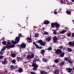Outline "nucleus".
<instances>
[{"mask_svg": "<svg viewBox=\"0 0 74 74\" xmlns=\"http://www.w3.org/2000/svg\"><path fill=\"white\" fill-rule=\"evenodd\" d=\"M20 40V38L19 37H17L16 38V39H15V41L14 40H12V43L13 44H16L17 43L19 42V40Z\"/></svg>", "mask_w": 74, "mask_h": 74, "instance_id": "obj_1", "label": "nucleus"}, {"mask_svg": "<svg viewBox=\"0 0 74 74\" xmlns=\"http://www.w3.org/2000/svg\"><path fill=\"white\" fill-rule=\"evenodd\" d=\"M51 26L52 27H55V26H56V28L57 29H58V27L60 26L59 24L58 23L56 22L55 23H51Z\"/></svg>", "mask_w": 74, "mask_h": 74, "instance_id": "obj_2", "label": "nucleus"}, {"mask_svg": "<svg viewBox=\"0 0 74 74\" xmlns=\"http://www.w3.org/2000/svg\"><path fill=\"white\" fill-rule=\"evenodd\" d=\"M32 66L34 67L33 69V70H37V68H38V66L36 64L34 63L32 64Z\"/></svg>", "mask_w": 74, "mask_h": 74, "instance_id": "obj_3", "label": "nucleus"}, {"mask_svg": "<svg viewBox=\"0 0 74 74\" xmlns=\"http://www.w3.org/2000/svg\"><path fill=\"white\" fill-rule=\"evenodd\" d=\"M62 52V50L60 49H58L55 51V53L56 54H60Z\"/></svg>", "mask_w": 74, "mask_h": 74, "instance_id": "obj_4", "label": "nucleus"}, {"mask_svg": "<svg viewBox=\"0 0 74 74\" xmlns=\"http://www.w3.org/2000/svg\"><path fill=\"white\" fill-rule=\"evenodd\" d=\"M2 64H7V63H8V62L7 61V58H4V61H3L2 62Z\"/></svg>", "mask_w": 74, "mask_h": 74, "instance_id": "obj_5", "label": "nucleus"}, {"mask_svg": "<svg viewBox=\"0 0 74 74\" xmlns=\"http://www.w3.org/2000/svg\"><path fill=\"white\" fill-rule=\"evenodd\" d=\"M51 39H52V37L51 36H49L48 38H46L45 40L46 41H50Z\"/></svg>", "mask_w": 74, "mask_h": 74, "instance_id": "obj_6", "label": "nucleus"}, {"mask_svg": "<svg viewBox=\"0 0 74 74\" xmlns=\"http://www.w3.org/2000/svg\"><path fill=\"white\" fill-rule=\"evenodd\" d=\"M53 42L54 43H56L58 40V38L56 36H54V38H53Z\"/></svg>", "mask_w": 74, "mask_h": 74, "instance_id": "obj_7", "label": "nucleus"}, {"mask_svg": "<svg viewBox=\"0 0 74 74\" xmlns=\"http://www.w3.org/2000/svg\"><path fill=\"white\" fill-rule=\"evenodd\" d=\"M69 45L71 46H74V41H73L72 42L71 41L69 42Z\"/></svg>", "mask_w": 74, "mask_h": 74, "instance_id": "obj_8", "label": "nucleus"}, {"mask_svg": "<svg viewBox=\"0 0 74 74\" xmlns=\"http://www.w3.org/2000/svg\"><path fill=\"white\" fill-rule=\"evenodd\" d=\"M26 46V44H25L22 43L20 45V47H21V48H25Z\"/></svg>", "mask_w": 74, "mask_h": 74, "instance_id": "obj_9", "label": "nucleus"}, {"mask_svg": "<svg viewBox=\"0 0 74 74\" xmlns=\"http://www.w3.org/2000/svg\"><path fill=\"white\" fill-rule=\"evenodd\" d=\"M40 60L39 58H34V62H40Z\"/></svg>", "mask_w": 74, "mask_h": 74, "instance_id": "obj_10", "label": "nucleus"}, {"mask_svg": "<svg viewBox=\"0 0 74 74\" xmlns=\"http://www.w3.org/2000/svg\"><path fill=\"white\" fill-rule=\"evenodd\" d=\"M67 71H68V73H70L71 72V71H73V69H68V68H66V69H67Z\"/></svg>", "mask_w": 74, "mask_h": 74, "instance_id": "obj_11", "label": "nucleus"}, {"mask_svg": "<svg viewBox=\"0 0 74 74\" xmlns=\"http://www.w3.org/2000/svg\"><path fill=\"white\" fill-rule=\"evenodd\" d=\"M26 58L28 60H30L31 59H32V56L30 55H27Z\"/></svg>", "mask_w": 74, "mask_h": 74, "instance_id": "obj_12", "label": "nucleus"}, {"mask_svg": "<svg viewBox=\"0 0 74 74\" xmlns=\"http://www.w3.org/2000/svg\"><path fill=\"white\" fill-rule=\"evenodd\" d=\"M40 73L41 74H47V72L44 71H40Z\"/></svg>", "mask_w": 74, "mask_h": 74, "instance_id": "obj_13", "label": "nucleus"}, {"mask_svg": "<svg viewBox=\"0 0 74 74\" xmlns=\"http://www.w3.org/2000/svg\"><path fill=\"white\" fill-rule=\"evenodd\" d=\"M68 62L70 64H73V60L70 59H69L68 60Z\"/></svg>", "mask_w": 74, "mask_h": 74, "instance_id": "obj_14", "label": "nucleus"}, {"mask_svg": "<svg viewBox=\"0 0 74 74\" xmlns=\"http://www.w3.org/2000/svg\"><path fill=\"white\" fill-rule=\"evenodd\" d=\"M23 72V69L22 68H19V69L18 70V73H21Z\"/></svg>", "mask_w": 74, "mask_h": 74, "instance_id": "obj_15", "label": "nucleus"}, {"mask_svg": "<svg viewBox=\"0 0 74 74\" xmlns=\"http://www.w3.org/2000/svg\"><path fill=\"white\" fill-rule=\"evenodd\" d=\"M60 73V71L59 70H56L54 71V73L55 74H59Z\"/></svg>", "mask_w": 74, "mask_h": 74, "instance_id": "obj_16", "label": "nucleus"}, {"mask_svg": "<svg viewBox=\"0 0 74 74\" xmlns=\"http://www.w3.org/2000/svg\"><path fill=\"white\" fill-rule=\"evenodd\" d=\"M11 56L12 58H15L16 57V54L15 53H12L11 55Z\"/></svg>", "mask_w": 74, "mask_h": 74, "instance_id": "obj_17", "label": "nucleus"}, {"mask_svg": "<svg viewBox=\"0 0 74 74\" xmlns=\"http://www.w3.org/2000/svg\"><path fill=\"white\" fill-rule=\"evenodd\" d=\"M49 22L48 21H45L44 22V24L45 25H48V24H49Z\"/></svg>", "mask_w": 74, "mask_h": 74, "instance_id": "obj_18", "label": "nucleus"}, {"mask_svg": "<svg viewBox=\"0 0 74 74\" xmlns=\"http://www.w3.org/2000/svg\"><path fill=\"white\" fill-rule=\"evenodd\" d=\"M65 32H66V30H63L61 31L60 32V33H61V34H64V33H65Z\"/></svg>", "mask_w": 74, "mask_h": 74, "instance_id": "obj_19", "label": "nucleus"}, {"mask_svg": "<svg viewBox=\"0 0 74 74\" xmlns=\"http://www.w3.org/2000/svg\"><path fill=\"white\" fill-rule=\"evenodd\" d=\"M64 52H62L60 55V57H61V58H63V57H64Z\"/></svg>", "mask_w": 74, "mask_h": 74, "instance_id": "obj_20", "label": "nucleus"}, {"mask_svg": "<svg viewBox=\"0 0 74 74\" xmlns=\"http://www.w3.org/2000/svg\"><path fill=\"white\" fill-rule=\"evenodd\" d=\"M10 68L11 69V70H13V69H14V65H11L10 66Z\"/></svg>", "mask_w": 74, "mask_h": 74, "instance_id": "obj_21", "label": "nucleus"}, {"mask_svg": "<svg viewBox=\"0 0 74 74\" xmlns=\"http://www.w3.org/2000/svg\"><path fill=\"white\" fill-rule=\"evenodd\" d=\"M27 41L28 42H30V41H31L32 40V38H27Z\"/></svg>", "mask_w": 74, "mask_h": 74, "instance_id": "obj_22", "label": "nucleus"}, {"mask_svg": "<svg viewBox=\"0 0 74 74\" xmlns=\"http://www.w3.org/2000/svg\"><path fill=\"white\" fill-rule=\"evenodd\" d=\"M48 60L47 59H45V58H43V61L44 62H46V63H47V62H48Z\"/></svg>", "mask_w": 74, "mask_h": 74, "instance_id": "obj_23", "label": "nucleus"}, {"mask_svg": "<svg viewBox=\"0 0 74 74\" xmlns=\"http://www.w3.org/2000/svg\"><path fill=\"white\" fill-rule=\"evenodd\" d=\"M6 49V47H3V48L1 50V51L2 52H3V51H5V49Z\"/></svg>", "mask_w": 74, "mask_h": 74, "instance_id": "obj_24", "label": "nucleus"}, {"mask_svg": "<svg viewBox=\"0 0 74 74\" xmlns=\"http://www.w3.org/2000/svg\"><path fill=\"white\" fill-rule=\"evenodd\" d=\"M15 62H16V60L15 59L13 60L12 61V64L15 63Z\"/></svg>", "mask_w": 74, "mask_h": 74, "instance_id": "obj_25", "label": "nucleus"}, {"mask_svg": "<svg viewBox=\"0 0 74 74\" xmlns=\"http://www.w3.org/2000/svg\"><path fill=\"white\" fill-rule=\"evenodd\" d=\"M67 50L68 52H71V51H73L72 50V49H71L69 48H67Z\"/></svg>", "mask_w": 74, "mask_h": 74, "instance_id": "obj_26", "label": "nucleus"}, {"mask_svg": "<svg viewBox=\"0 0 74 74\" xmlns=\"http://www.w3.org/2000/svg\"><path fill=\"white\" fill-rule=\"evenodd\" d=\"M39 36V35L38 34V33H36L34 34V36L35 37L37 38Z\"/></svg>", "mask_w": 74, "mask_h": 74, "instance_id": "obj_27", "label": "nucleus"}, {"mask_svg": "<svg viewBox=\"0 0 74 74\" xmlns=\"http://www.w3.org/2000/svg\"><path fill=\"white\" fill-rule=\"evenodd\" d=\"M55 63H59V60L58 59H56L54 60Z\"/></svg>", "mask_w": 74, "mask_h": 74, "instance_id": "obj_28", "label": "nucleus"}, {"mask_svg": "<svg viewBox=\"0 0 74 74\" xmlns=\"http://www.w3.org/2000/svg\"><path fill=\"white\" fill-rule=\"evenodd\" d=\"M44 34H45V35H49V32H44Z\"/></svg>", "mask_w": 74, "mask_h": 74, "instance_id": "obj_29", "label": "nucleus"}, {"mask_svg": "<svg viewBox=\"0 0 74 74\" xmlns=\"http://www.w3.org/2000/svg\"><path fill=\"white\" fill-rule=\"evenodd\" d=\"M15 47V45H12L10 46V48H14Z\"/></svg>", "mask_w": 74, "mask_h": 74, "instance_id": "obj_30", "label": "nucleus"}, {"mask_svg": "<svg viewBox=\"0 0 74 74\" xmlns=\"http://www.w3.org/2000/svg\"><path fill=\"white\" fill-rule=\"evenodd\" d=\"M45 43L44 42H42L40 44V45H42V46H45Z\"/></svg>", "mask_w": 74, "mask_h": 74, "instance_id": "obj_31", "label": "nucleus"}, {"mask_svg": "<svg viewBox=\"0 0 74 74\" xmlns=\"http://www.w3.org/2000/svg\"><path fill=\"white\" fill-rule=\"evenodd\" d=\"M52 49V48L51 47H50L48 48L47 50H48L49 51H51Z\"/></svg>", "mask_w": 74, "mask_h": 74, "instance_id": "obj_32", "label": "nucleus"}, {"mask_svg": "<svg viewBox=\"0 0 74 74\" xmlns=\"http://www.w3.org/2000/svg\"><path fill=\"white\" fill-rule=\"evenodd\" d=\"M6 43L7 42L5 41H3V42H2V43L3 44V45H6Z\"/></svg>", "mask_w": 74, "mask_h": 74, "instance_id": "obj_33", "label": "nucleus"}, {"mask_svg": "<svg viewBox=\"0 0 74 74\" xmlns=\"http://www.w3.org/2000/svg\"><path fill=\"white\" fill-rule=\"evenodd\" d=\"M53 34H57V32L56 30H54V32H53Z\"/></svg>", "mask_w": 74, "mask_h": 74, "instance_id": "obj_34", "label": "nucleus"}, {"mask_svg": "<svg viewBox=\"0 0 74 74\" xmlns=\"http://www.w3.org/2000/svg\"><path fill=\"white\" fill-rule=\"evenodd\" d=\"M42 40H40L38 41V43H39V44H41L42 43Z\"/></svg>", "mask_w": 74, "mask_h": 74, "instance_id": "obj_35", "label": "nucleus"}, {"mask_svg": "<svg viewBox=\"0 0 74 74\" xmlns=\"http://www.w3.org/2000/svg\"><path fill=\"white\" fill-rule=\"evenodd\" d=\"M67 36L68 37H70L71 36V33H69L67 34Z\"/></svg>", "mask_w": 74, "mask_h": 74, "instance_id": "obj_36", "label": "nucleus"}, {"mask_svg": "<svg viewBox=\"0 0 74 74\" xmlns=\"http://www.w3.org/2000/svg\"><path fill=\"white\" fill-rule=\"evenodd\" d=\"M68 58L66 57L64 58V60H65L66 62H67L68 61Z\"/></svg>", "mask_w": 74, "mask_h": 74, "instance_id": "obj_37", "label": "nucleus"}, {"mask_svg": "<svg viewBox=\"0 0 74 74\" xmlns=\"http://www.w3.org/2000/svg\"><path fill=\"white\" fill-rule=\"evenodd\" d=\"M66 13L67 14H71L70 12H69V11H66Z\"/></svg>", "mask_w": 74, "mask_h": 74, "instance_id": "obj_38", "label": "nucleus"}, {"mask_svg": "<svg viewBox=\"0 0 74 74\" xmlns=\"http://www.w3.org/2000/svg\"><path fill=\"white\" fill-rule=\"evenodd\" d=\"M64 63H65V62H62L61 63V65H62V66H63L64 65Z\"/></svg>", "mask_w": 74, "mask_h": 74, "instance_id": "obj_39", "label": "nucleus"}, {"mask_svg": "<svg viewBox=\"0 0 74 74\" xmlns=\"http://www.w3.org/2000/svg\"><path fill=\"white\" fill-rule=\"evenodd\" d=\"M6 47L7 49H10V46H9V45H7L6 46Z\"/></svg>", "mask_w": 74, "mask_h": 74, "instance_id": "obj_40", "label": "nucleus"}, {"mask_svg": "<svg viewBox=\"0 0 74 74\" xmlns=\"http://www.w3.org/2000/svg\"><path fill=\"white\" fill-rule=\"evenodd\" d=\"M31 58H33L34 57V54H31Z\"/></svg>", "mask_w": 74, "mask_h": 74, "instance_id": "obj_41", "label": "nucleus"}, {"mask_svg": "<svg viewBox=\"0 0 74 74\" xmlns=\"http://www.w3.org/2000/svg\"><path fill=\"white\" fill-rule=\"evenodd\" d=\"M58 48H59L60 49H63V46H60L58 47Z\"/></svg>", "mask_w": 74, "mask_h": 74, "instance_id": "obj_42", "label": "nucleus"}, {"mask_svg": "<svg viewBox=\"0 0 74 74\" xmlns=\"http://www.w3.org/2000/svg\"><path fill=\"white\" fill-rule=\"evenodd\" d=\"M21 59V58L19 57H17V60H20V59Z\"/></svg>", "mask_w": 74, "mask_h": 74, "instance_id": "obj_43", "label": "nucleus"}, {"mask_svg": "<svg viewBox=\"0 0 74 74\" xmlns=\"http://www.w3.org/2000/svg\"><path fill=\"white\" fill-rule=\"evenodd\" d=\"M3 58V57L1 56H0V59H2Z\"/></svg>", "mask_w": 74, "mask_h": 74, "instance_id": "obj_44", "label": "nucleus"}, {"mask_svg": "<svg viewBox=\"0 0 74 74\" xmlns=\"http://www.w3.org/2000/svg\"><path fill=\"white\" fill-rule=\"evenodd\" d=\"M71 37H73V38L74 37V33H73L72 34Z\"/></svg>", "mask_w": 74, "mask_h": 74, "instance_id": "obj_45", "label": "nucleus"}, {"mask_svg": "<svg viewBox=\"0 0 74 74\" xmlns=\"http://www.w3.org/2000/svg\"><path fill=\"white\" fill-rule=\"evenodd\" d=\"M42 53H44L45 52V51H44V50H42L41 51Z\"/></svg>", "mask_w": 74, "mask_h": 74, "instance_id": "obj_46", "label": "nucleus"}, {"mask_svg": "<svg viewBox=\"0 0 74 74\" xmlns=\"http://www.w3.org/2000/svg\"><path fill=\"white\" fill-rule=\"evenodd\" d=\"M31 74H36V73H35L34 72H31Z\"/></svg>", "mask_w": 74, "mask_h": 74, "instance_id": "obj_47", "label": "nucleus"}, {"mask_svg": "<svg viewBox=\"0 0 74 74\" xmlns=\"http://www.w3.org/2000/svg\"><path fill=\"white\" fill-rule=\"evenodd\" d=\"M3 54V53L2 52H1V51H0V54L1 55H2Z\"/></svg>", "mask_w": 74, "mask_h": 74, "instance_id": "obj_48", "label": "nucleus"}, {"mask_svg": "<svg viewBox=\"0 0 74 74\" xmlns=\"http://www.w3.org/2000/svg\"><path fill=\"white\" fill-rule=\"evenodd\" d=\"M19 37H21L22 36V34H20L19 35Z\"/></svg>", "mask_w": 74, "mask_h": 74, "instance_id": "obj_49", "label": "nucleus"}, {"mask_svg": "<svg viewBox=\"0 0 74 74\" xmlns=\"http://www.w3.org/2000/svg\"><path fill=\"white\" fill-rule=\"evenodd\" d=\"M54 14H55L56 15V14H58V12H56V11H54Z\"/></svg>", "mask_w": 74, "mask_h": 74, "instance_id": "obj_50", "label": "nucleus"}, {"mask_svg": "<svg viewBox=\"0 0 74 74\" xmlns=\"http://www.w3.org/2000/svg\"><path fill=\"white\" fill-rule=\"evenodd\" d=\"M35 46H36V47H37L38 48H39V47H38V45L36 44H35Z\"/></svg>", "mask_w": 74, "mask_h": 74, "instance_id": "obj_51", "label": "nucleus"}, {"mask_svg": "<svg viewBox=\"0 0 74 74\" xmlns=\"http://www.w3.org/2000/svg\"><path fill=\"white\" fill-rule=\"evenodd\" d=\"M8 44H11V42H8L7 43Z\"/></svg>", "mask_w": 74, "mask_h": 74, "instance_id": "obj_52", "label": "nucleus"}, {"mask_svg": "<svg viewBox=\"0 0 74 74\" xmlns=\"http://www.w3.org/2000/svg\"><path fill=\"white\" fill-rule=\"evenodd\" d=\"M27 63L28 62H24L23 63H24V64H27Z\"/></svg>", "mask_w": 74, "mask_h": 74, "instance_id": "obj_53", "label": "nucleus"}, {"mask_svg": "<svg viewBox=\"0 0 74 74\" xmlns=\"http://www.w3.org/2000/svg\"><path fill=\"white\" fill-rule=\"evenodd\" d=\"M4 40V37H3L1 38V40Z\"/></svg>", "mask_w": 74, "mask_h": 74, "instance_id": "obj_54", "label": "nucleus"}, {"mask_svg": "<svg viewBox=\"0 0 74 74\" xmlns=\"http://www.w3.org/2000/svg\"><path fill=\"white\" fill-rule=\"evenodd\" d=\"M15 67H16V68H19V67H18V66H17V65H16Z\"/></svg>", "mask_w": 74, "mask_h": 74, "instance_id": "obj_55", "label": "nucleus"}, {"mask_svg": "<svg viewBox=\"0 0 74 74\" xmlns=\"http://www.w3.org/2000/svg\"><path fill=\"white\" fill-rule=\"evenodd\" d=\"M33 44H34L35 45H36V42H33Z\"/></svg>", "mask_w": 74, "mask_h": 74, "instance_id": "obj_56", "label": "nucleus"}, {"mask_svg": "<svg viewBox=\"0 0 74 74\" xmlns=\"http://www.w3.org/2000/svg\"><path fill=\"white\" fill-rule=\"evenodd\" d=\"M32 49H33V50H34V49H35V47H34Z\"/></svg>", "mask_w": 74, "mask_h": 74, "instance_id": "obj_57", "label": "nucleus"}, {"mask_svg": "<svg viewBox=\"0 0 74 74\" xmlns=\"http://www.w3.org/2000/svg\"><path fill=\"white\" fill-rule=\"evenodd\" d=\"M42 47H39V48H40V49H41V48H42Z\"/></svg>", "mask_w": 74, "mask_h": 74, "instance_id": "obj_58", "label": "nucleus"}, {"mask_svg": "<svg viewBox=\"0 0 74 74\" xmlns=\"http://www.w3.org/2000/svg\"><path fill=\"white\" fill-rule=\"evenodd\" d=\"M29 62L30 63H32V62H30L29 61Z\"/></svg>", "mask_w": 74, "mask_h": 74, "instance_id": "obj_59", "label": "nucleus"}, {"mask_svg": "<svg viewBox=\"0 0 74 74\" xmlns=\"http://www.w3.org/2000/svg\"><path fill=\"white\" fill-rule=\"evenodd\" d=\"M61 74H63V72H61Z\"/></svg>", "mask_w": 74, "mask_h": 74, "instance_id": "obj_60", "label": "nucleus"}, {"mask_svg": "<svg viewBox=\"0 0 74 74\" xmlns=\"http://www.w3.org/2000/svg\"><path fill=\"white\" fill-rule=\"evenodd\" d=\"M71 74H74V73H71Z\"/></svg>", "mask_w": 74, "mask_h": 74, "instance_id": "obj_61", "label": "nucleus"}, {"mask_svg": "<svg viewBox=\"0 0 74 74\" xmlns=\"http://www.w3.org/2000/svg\"><path fill=\"white\" fill-rule=\"evenodd\" d=\"M66 4L67 5L69 4V3H66Z\"/></svg>", "mask_w": 74, "mask_h": 74, "instance_id": "obj_62", "label": "nucleus"}, {"mask_svg": "<svg viewBox=\"0 0 74 74\" xmlns=\"http://www.w3.org/2000/svg\"><path fill=\"white\" fill-rule=\"evenodd\" d=\"M61 2H62L63 1V0H61Z\"/></svg>", "mask_w": 74, "mask_h": 74, "instance_id": "obj_63", "label": "nucleus"}, {"mask_svg": "<svg viewBox=\"0 0 74 74\" xmlns=\"http://www.w3.org/2000/svg\"><path fill=\"white\" fill-rule=\"evenodd\" d=\"M73 70H74V67H73Z\"/></svg>", "mask_w": 74, "mask_h": 74, "instance_id": "obj_64", "label": "nucleus"}]
</instances>
